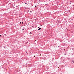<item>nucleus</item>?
I'll return each mask as SVG.
<instances>
[{"label":"nucleus","instance_id":"1","mask_svg":"<svg viewBox=\"0 0 74 74\" xmlns=\"http://www.w3.org/2000/svg\"><path fill=\"white\" fill-rule=\"evenodd\" d=\"M23 22H22V23H21V22H20V24H21V25H22V24H23Z\"/></svg>","mask_w":74,"mask_h":74},{"label":"nucleus","instance_id":"2","mask_svg":"<svg viewBox=\"0 0 74 74\" xmlns=\"http://www.w3.org/2000/svg\"><path fill=\"white\" fill-rule=\"evenodd\" d=\"M41 28H39V29H38V30H41Z\"/></svg>","mask_w":74,"mask_h":74},{"label":"nucleus","instance_id":"3","mask_svg":"<svg viewBox=\"0 0 74 74\" xmlns=\"http://www.w3.org/2000/svg\"><path fill=\"white\" fill-rule=\"evenodd\" d=\"M32 34V32H31L29 33V34Z\"/></svg>","mask_w":74,"mask_h":74},{"label":"nucleus","instance_id":"4","mask_svg":"<svg viewBox=\"0 0 74 74\" xmlns=\"http://www.w3.org/2000/svg\"><path fill=\"white\" fill-rule=\"evenodd\" d=\"M4 36H6V34H5Z\"/></svg>","mask_w":74,"mask_h":74},{"label":"nucleus","instance_id":"5","mask_svg":"<svg viewBox=\"0 0 74 74\" xmlns=\"http://www.w3.org/2000/svg\"><path fill=\"white\" fill-rule=\"evenodd\" d=\"M27 4V3H25V4Z\"/></svg>","mask_w":74,"mask_h":74},{"label":"nucleus","instance_id":"6","mask_svg":"<svg viewBox=\"0 0 74 74\" xmlns=\"http://www.w3.org/2000/svg\"><path fill=\"white\" fill-rule=\"evenodd\" d=\"M35 7H36V5H35Z\"/></svg>","mask_w":74,"mask_h":74},{"label":"nucleus","instance_id":"7","mask_svg":"<svg viewBox=\"0 0 74 74\" xmlns=\"http://www.w3.org/2000/svg\"><path fill=\"white\" fill-rule=\"evenodd\" d=\"M0 37H1V35H0Z\"/></svg>","mask_w":74,"mask_h":74},{"label":"nucleus","instance_id":"8","mask_svg":"<svg viewBox=\"0 0 74 74\" xmlns=\"http://www.w3.org/2000/svg\"><path fill=\"white\" fill-rule=\"evenodd\" d=\"M64 55H66V54H64Z\"/></svg>","mask_w":74,"mask_h":74},{"label":"nucleus","instance_id":"9","mask_svg":"<svg viewBox=\"0 0 74 74\" xmlns=\"http://www.w3.org/2000/svg\"><path fill=\"white\" fill-rule=\"evenodd\" d=\"M38 28H39V27H38Z\"/></svg>","mask_w":74,"mask_h":74},{"label":"nucleus","instance_id":"10","mask_svg":"<svg viewBox=\"0 0 74 74\" xmlns=\"http://www.w3.org/2000/svg\"><path fill=\"white\" fill-rule=\"evenodd\" d=\"M40 26H42V25H40Z\"/></svg>","mask_w":74,"mask_h":74},{"label":"nucleus","instance_id":"11","mask_svg":"<svg viewBox=\"0 0 74 74\" xmlns=\"http://www.w3.org/2000/svg\"><path fill=\"white\" fill-rule=\"evenodd\" d=\"M31 4H32V3Z\"/></svg>","mask_w":74,"mask_h":74}]
</instances>
